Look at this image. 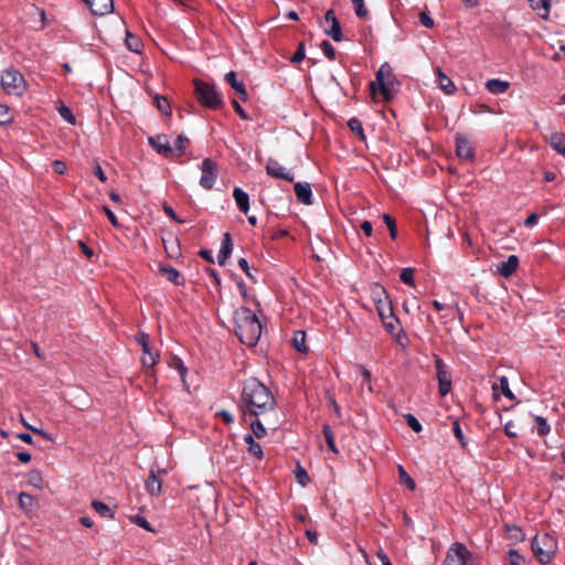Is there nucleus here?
Instances as JSON below:
<instances>
[{"mask_svg":"<svg viewBox=\"0 0 565 565\" xmlns=\"http://www.w3.org/2000/svg\"><path fill=\"white\" fill-rule=\"evenodd\" d=\"M92 507L99 515L110 519L114 518V511L107 504L100 501H93Z\"/></svg>","mask_w":565,"mask_h":565,"instance_id":"cd10ccee","label":"nucleus"},{"mask_svg":"<svg viewBox=\"0 0 565 565\" xmlns=\"http://www.w3.org/2000/svg\"><path fill=\"white\" fill-rule=\"evenodd\" d=\"M322 431H323V435H324V438H326L329 449L331 451H333L334 454H337L338 449L335 447L334 436H333V431H332L331 427L329 425H323Z\"/></svg>","mask_w":565,"mask_h":565,"instance_id":"2f4dec72","label":"nucleus"},{"mask_svg":"<svg viewBox=\"0 0 565 565\" xmlns=\"http://www.w3.org/2000/svg\"><path fill=\"white\" fill-rule=\"evenodd\" d=\"M233 196L235 199V202L238 206V209L243 212V213H247L248 210H249V196L248 194L243 191L241 188H235L233 190Z\"/></svg>","mask_w":565,"mask_h":565,"instance_id":"dca6fc26","label":"nucleus"},{"mask_svg":"<svg viewBox=\"0 0 565 565\" xmlns=\"http://www.w3.org/2000/svg\"><path fill=\"white\" fill-rule=\"evenodd\" d=\"M486 87L491 94L499 95L508 90L510 83L498 78H492L487 82Z\"/></svg>","mask_w":565,"mask_h":565,"instance_id":"a211bd4d","label":"nucleus"},{"mask_svg":"<svg viewBox=\"0 0 565 565\" xmlns=\"http://www.w3.org/2000/svg\"><path fill=\"white\" fill-rule=\"evenodd\" d=\"M28 482L34 488L42 489L43 488V478L39 471H31L28 476Z\"/></svg>","mask_w":565,"mask_h":565,"instance_id":"e433bc0d","label":"nucleus"},{"mask_svg":"<svg viewBox=\"0 0 565 565\" xmlns=\"http://www.w3.org/2000/svg\"><path fill=\"white\" fill-rule=\"evenodd\" d=\"M446 565H459V543L456 542L451 545L447 556Z\"/></svg>","mask_w":565,"mask_h":565,"instance_id":"bb28decb","label":"nucleus"},{"mask_svg":"<svg viewBox=\"0 0 565 565\" xmlns=\"http://www.w3.org/2000/svg\"><path fill=\"white\" fill-rule=\"evenodd\" d=\"M497 387H499V388L501 390L502 394H503L505 397H508V398H510V399H513V398H514V395H513L512 391H511V390H510V387H509V381H508V379H507L505 376H501V377L499 379V385H497V384H494V385H493V388H494V390H495Z\"/></svg>","mask_w":565,"mask_h":565,"instance_id":"473e14b6","label":"nucleus"},{"mask_svg":"<svg viewBox=\"0 0 565 565\" xmlns=\"http://www.w3.org/2000/svg\"><path fill=\"white\" fill-rule=\"evenodd\" d=\"M404 418L407 423V425L416 433L422 431L423 427L420 423L417 420V418L413 414H406L404 415Z\"/></svg>","mask_w":565,"mask_h":565,"instance_id":"79ce46f5","label":"nucleus"},{"mask_svg":"<svg viewBox=\"0 0 565 565\" xmlns=\"http://www.w3.org/2000/svg\"><path fill=\"white\" fill-rule=\"evenodd\" d=\"M57 111L60 114V116L68 124H75V117L73 115V111L72 109L64 105V104H61L58 107H57Z\"/></svg>","mask_w":565,"mask_h":565,"instance_id":"72a5a7b5","label":"nucleus"},{"mask_svg":"<svg viewBox=\"0 0 565 565\" xmlns=\"http://www.w3.org/2000/svg\"><path fill=\"white\" fill-rule=\"evenodd\" d=\"M136 341L141 345L142 351H147L149 343V335L146 332L139 331L136 335Z\"/></svg>","mask_w":565,"mask_h":565,"instance_id":"49530a36","label":"nucleus"},{"mask_svg":"<svg viewBox=\"0 0 565 565\" xmlns=\"http://www.w3.org/2000/svg\"><path fill=\"white\" fill-rule=\"evenodd\" d=\"M238 266L249 278H253V276L249 271L248 262L245 258L238 259Z\"/></svg>","mask_w":565,"mask_h":565,"instance_id":"052dcab7","label":"nucleus"},{"mask_svg":"<svg viewBox=\"0 0 565 565\" xmlns=\"http://www.w3.org/2000/svg\"><path fill=\"white\" fill-rule=\"evenodd\" d=\"M436 376L438 380L439 394L446 396L451 388V376L443 360L438 356L435 358Z\"/></svg>","mask_w":565,"mask_h":565,"instance_id":"0eeeda50","label":"nucleus"},{"mask_svg":"<svg viewBox=\"0 0 565 565\" xmlns=\"http://www.w3.org/2000/svg\"><path fill=\"white\" fill-rule=\"evenodd\" d=\"M320 49L322 50V52L324 53V55L330 60V61H334L335 60V55H337V52H335V49L333 47V45L327 41V40H323L320 44Z\"/></svg>","mask_w":565,"mask_h":565,"instance_id":"c9c22d12","label":"nucleus"},{"mask_svg":"<svg viewBox=\"0 0 565 565\" xmlns=\"http://www.w3.org/2000/svg\"><path fill=\"white\" fill-rule=\"evenodd\" d=\"M509 556H510V565H521L522 557L515 550H511L509 552Z\"/></svg>","mask_w":565,"mask_h":565,"instance_id":"5fc2aeb1","label":"nucleus"},{"mask_svg":"<svg viewBox=\"0 0 565 565\" xmlns=\"http://www.w3.org/2000/svg\"><path fill=\"white\" fill-rule=\"evenodd\" d=\"M519 266V258L515 255H510L505 260L497 265L498 273L504 277H510Z\"/></svg>","mask_w":565,"mask_h":565,"instance_id":"f8f14e48","label":"nucleus"},{"mask_svg":"<svg viewBox=\"0 0 565 565\" xmlns=\"http://www.w3.org/2000/svg\"><path fill=\"white\" fill-rule=\"evenodd\" d=\"M295 194L299 202L310 205L312 203V191L309 183L297 182L295 183Z\"/></svg>","mask_w":565,"mask_h":565,"instance_id":"ddd939ff","label":"nucleus"},{"mask_svg":"<svg viewBox=\"0 0 565 565\" xmlns=\"http://www.w3.org/2000/svg\"><path fill=\"white\" fill-rule=\"evenodd\" d=\"M529 1L531 3V7L534 10H536V11L543 10L544 11L542 17H546L548 14L551 0H529Z\"/></svg>","mask_w":565,"mask_h":565,"instance_id":"f704fd0d","label":"nucleus"},{"mask_svg":"<svg viewBox=\"0 0 565 565\" xmlns=\"http://www.w3.org/2000/svg\"><path fill=\"white\" fill-rule=\"evenodd\" d=\"M535 422L537 424V434L540 436H546L551 430L550 425L547 424L546 419L543 418L542 416H536Z\"/></svg>","mask_w":565,"mask_h":565,"instance_id":"58836bf2","label":"nucleus"},{"mask_svg":"<svg viewBox=\"0 0 565 565\" xmlns=\"http://www.w3.org/2000/svg\"><path fill=\"white\" fill-rule=\"evenodd\" d=\"M562 53H565V44H562V45L559 46V51H558V52H556V53L552 56V60H553V61H555V62L562 61V60H563Z\"/></svg>","mask_w":565,"mask_h":565,"instance_id":"774afa93","label":"nucleus"},{"mask_svg":"<svg viewBox=\"0 0 565 565\" xmlns=\"http://www.w3.org/2000/svg\"><path fill=\"white\" fill-rule=\"evenodd\" d=\"M160 273L163 274L167 277V279L173 282L174 285L182 284L181 274L174 267L160 266Z\"/></svg>","mask_w":565,"mask_h":565,"instance_id":"412c9836","label":"nucleus"},{"mask_svg":"<svg viewBox=\"0 0 565 565\" xmlns=\"http://www.w3.org/2000/svg\"><path fill=\"white\" fill-rule=\"evenodd\" d=\"M361 230L366 236H371L373 231L372 223L369 221H363L361 224Z\"/></svg>","mask_w":565,"mask_h":565,"instance_id":"e2e57ef3","label":"nucleus"},{"mask_svg":"<svg viewBox=\"0 0 565 565\" xmlns=\"http://www.w3.org/2000/svg\"><path fill=\"white\" fill-rule=\"evenodd\" d=\"M159 352L152 350L149 345L147 351H142L141 363L147 370H151L159 361Z\"/></svg>","mask_w":565,"mask_h":565,"instance_id":"f3484780","label":"nucleus"},{"mask_svg":"<svg viewBox=\"0 0 565 565\" xmlns=\"http://www.w3.org/2000/svg\"><path fill=\"white\" fill-rule=\"evenodd\" d=\"M94 173L95 175L102 181V182H106L107 181V177L105 174V172L103 171L100 164L98 163V161H94Z\"/></svg>","mask_w":565,"mask_h":565,"instance_id":"8fccbe9b","label":"nucleus"},{"mask_svg":"<svg viewBox=\"0 0 565 565\" xmlns=\"http://www.w3.org/2000/svg\"><path fill=\"white\" fill-rule=\"evenodd\" d=\"M163 211H164V213H166L170 218H172L173 221L179 222V223H182V222H183L182 220H180V218L177 216V214L174 213V211H173V209H172L171 206H169V205H167V204H166V205L163 206Z\"/></svg>","mask_w":565,"mask_h":565,"instance_id":"bf43d9fd","label":"nucleus"},{"mask_svg":"<svg viewBox=\"0 0 565 565\" xmlns=\"http://www.w3.org/2000/svg\"><path fill=\"white\" fill-rule=\"evenodd\" d=\"M125 43L128 50L135 53H139L142 46L140 40L130 32H127L126 34Z\"/></svg>","mask_w":565,"mask_h":565,"instance_id":"a878e982","label":"nucleus"},{"mask_svg":"<svg viewBox=\"0 0 565 565\" xmlns=\"http://www.w3.org/2000/svg\"><path fill=\"white\" fill-rule=\"evenodd\" d=\"M12 115L10 108L6 105L0 104V125L10 122Z\"/></svg>","mask_w":565,"mask_h":565,"instance_id":"c03bdc74","label":"nucleus"},{"mask_svg":"<svg viewBox=\"0 0 565 565\" xmlns=\"http://www.w3.org/2000/svg\"><path fill=\"white\" fill-rule=\"evenodd\" d=\"M266 172L268 175L276 178V179H282L289 182L294 181V175L289 171H286V169L278 163V161L274 159H269L266 164Z\"/></svg>","mask_w":565,"mask_h":565,"instance_id":"9b49d317","label":"nucleus"},{"mask_svg":"<svg viewBox=\"0 0 565 565\" xmlns=\"http://www.w3.org/2000/svg\"><path fill=\"white\" fill-rule=\"evenodd\" d=\"M305 56H306L305 55V43L300 42L299 45H298L297 51L290 57V62L294 63V64L300 63V62L303 61Z\"/></svg>","mask_w":565,"mask_h":565,"instance_id":"37998d69","label":"nucleus"},{"mask_svg":"<svg viewBox=\"0 0 565 565\" xmlns=\"http://www.w3.org/2000/svg\"><path fill=\"white\" fill-rule=\"evenodd\" d=\"M399 483L405 484L411 491H414L416 488L415 481L411 478V476L406 472L402 465L397 466Z\"/></svg>","mask_w":565,"mask_h":565,"instance_id":"393cba45","label":"nucleus"},{"mask_svg":"<svg viewBox=\"0 0 565 565\" xmlns=\"http://www.w3.org/2000/svg\"><path fill=\"white\" fill-rule=\"evenodd\" d=\"M135 522H136V524H137V525H139L140 527H142V529H145V530H147V531H150V532L152 531V527H151L150 523H149L145 518H142V516H137V518L135 519Z\"/></svg>","mask_w":565,"mask_h":565,"instance_id":"4d7b16f0","label":"nucleus"},{"mask_svg":"<svg viewBox=\"0 0 565 565\" xmlns=\"http://www.w3.org/2000/svg\"><path fill=\"white\" fill-rule=\"evenodd\" d=\"M383 68H384V66H382L376 73V83L379 84L381 94L384 96V98L390 99L392 97V93L388 87V84L384 79Z\"/></svg>","mask_w":565,"mask_h":565,"instance_id":"4be33fe9","label":"nucleus"},{"mask_svg":"<svg viewBox=\"0 0 565 565\" xmlns=\"http://www.w3.org/2000/svg\"><path fill=\"white\" fill-rule=\"evenodd\" d=\"M103 211L105 212V214L107 215L109 222L115 226L117 227L119 225L118 223V220L116 217V215L114 214V212L108 207V206H103Z\"/></svg>","mask_w":565,"mask_h":565,"instance_id":"864d4df0","label":"nucleus"},{"mask_svg":"<svg viewBox=\"0 0 565 565\" xmlns=\"http://www.w3.org/2000/svg\"><path fill=\"white\" fill-rule=\"evenodd\" d=\"M250 429L252 434L258 439L264 438L267 434L264 423L258 418L250 423Z\"/></svg>","mask_w":565,"mask_h":565,"instance_id":"c756f323","label":"nucleus"},{"mask_svg":"<svg viewBox=\"0 0 565 565\" xmlns=\"http://www.w3.org/2000/svg\"><path fill=\"white\" fill-rule=\"evenodd\" d=\"M216 416H218L225 424L234 423V417L228 411L222 409L216 413Z\"/></svg>","mask_w":565,"mask_h":565,"instance_id":"09e8293b","label":"nucleus"},{"mask_svg":"<svg viewBox=\"0 0 565 565\" xmlns=\"http://www.w3.org/2000/svg\"><path fill=\"white\" fill-rule=\"evenodd\" d=\"M536 559L542 565L550 564L557 552V540L548 533L536 534L531 543Z\"/></svg>","mask_w":565,"mask_h":565,"instance_id":"7ed1b4c3","label":"nucleus"},{"mask_svg":"<svg viewBox=\"0 0 565 565\" xmlns=\"http://www.w3.org/2000/svg\"><path fill=\"white\" fill-rule=\"evenodd\" d=\"M437 73H438V84H439L440 88L446 94H454L457 90V87L454 84V82L446 74H444L440 71V68H437Z\"/></svg>","mask_w":565,"mask_h":565,"instance_id":"aec40b11","label":"nucleus"},{"mask_svg":"<svg viewBox=\"0 0 565 565\" xmlns=\"http://www.w3.org/2000/svg\"><path fill=\"white\" fill-rule=\"evenodd\" d=\"M154 105L158 108V110L163 115H170L171 114V106L169 100L160 95H157L154 97Z\"/></svg>","mask_w":565,"mask_h":565,"instance_id":"c85d7f7f","label":"nucleus"},{"mask_svg":"<svg viewBox=\"0 0 565 565\" xmlns=\"http://www.w3.org/2000/svg\"><path fill=\"white\" fill-rule=\"evenodd\" d=\"M242 401L248 414L256 417L274 411L276 404L269 388L255 377H250L244 382Z\"/></svg>","mask_w":565,"mask_h":565,"instance_id":"f257e3e1","label":"nucleus"},{"mask_svg":"<svg viewBox=\"0 0 565 565\" xmlns=\"http://www.w3.org/2000/svg\"><path fill=\"white\" fill-rule=\"evenodd\" d=\"M324 21L330 23V28H324V33L333 41L340 42L342 40V30L333 10L330 9L326 12Z\"/></svg>","mask_w":565,"mask_h":565,"instance_id":"1a4fd4ad","label":"nucleus"},{"mask_svg":"<svg viewBox=\"0 0 565 565\" xmlns=\"http://www.w3.org/2000/svg\"><path fill=\"white\" fill-rule=\"evenodd\" d=\"M419 21L426 28H431L434 25V20L426 12L419 13Z\"/></svg>","mask_w":565,"mask_h":565,"instance_id":"3c124183","label":"nucleus"},{"mask_svg":"<svg viewBox=\"0 0 565 565\" xmlns=\"http://www.w3.org/2000/svg\"><path fill=\"white\" fill-rule=\"evenodd\" d=\"M383 221L390 231V236L392 237V239H395L397 237V228H396L395 220L388 214H383Z\"/></svg>","mask_w":565,"mask_h":565,"instance_id":"4c0bfd02","label":"nucleus"},{"mask_svg":"<svg viewBox=\"0 0 565 565\" xmlns=\"http://www.w3.org/2000/svg\"><path fill=\"white\" fill-rule=\"evenodd\" d=\"M350 130L361 140L365 141L364 129L361 120L358 118H351L348 122Z\"/></svg>","mask_w":565,"mask_h":565,"instance_id":"b1692460","label":"nucleus"},{"mask_svg":"<svg viewBox=\"0 0 565 565\" xmlns=\"http://www.w3.org/2000/svg\"><path fill=\"white\" fill-rule=\"evenodd\" d=\"M78 245H79L82 252L86 255L87 258H90L94 255L93 249L89 248L84 242L79 241Z\"/></svg>","mask_w":565,"mask_h":565,"instance_id":"69168bd1","label":"nucleus"},{"mask_svg":"<svg viewBox=\"0 0 565 565\" xmlns=\"http://www.w3.org/2000/svg\"><path fill=\"white\" fill-rule=\"evenodd\" d=\"M199 255L205 259L207 263H211L213 264L214 263V258H213V255H212V252L209 250V249H201L199 252Z\"/></svg>","mask_w":565,"mask_h":565,"instance_id":"680f3d73","label":"nucleus"},{"mask_svg":"<svg viewBox=\"0 0 565 565\" xmlns=\"http://www.w3.org/2000/svg\"><path fill=\"white\" fill-rule=\"evenodd\" d=\"M235 332L242 343L256 345L262 334V323L257 316L246 307H241L234 312Z\"/></svg>","mask_w":565,"mask_h":565,"instance_id":"f03ea898","label":"nucleus"},{"mask_svg":"<svg viewBox=\"0 0 565 565\" xmlns=\"http://www.w3.org/2000/svg\"><path fill=\"white\" fill-rule=\"evenodd\" d=\"M53 170L58 174H64L66 172V164L62 160H55L52 163Z\"/></svg>","mask_w":565,"mask_h":565,"instance_id":"603ef678","label":"nucleus"},{"mask_svg":"<svg viewBox=\"0 0 565 565\" xmlns=\"http://www.w3.org/2000/svg\"><path fill=\"white\" fill-rule=\"evenodd\" d=\"M1 87L8 95L20 97L26 90V83L18 70L8 68L2 72Z\"/></svg>","mask_w":565,"mask_h":565,"instance_id":"20e7f679","label":"nucleus"},{"mask_svg":"<svg viewBox=\"0 0 565 565\" xmlns=\"http://www.w3.org/2000/svg\"><path fill=\"white\" fill-rule=\"evenodd\" d=\"M539 216L535 213L530 214L526 220L524 221V225L526 227H533L537 224Z\"/></svg>","mask_w":565,"mask_h":565,"instance_id":"13d9d810","label":"nucleus"},{"mask_svg":"<svg viewBox=\"0 0 565 565\" xmlns=\"http://www.w3.org/2000/svg\"><path fill=\"white\" fill-rule=\"evenodd\" d=\"M247 449L249 454L254 455L258 459H262L264 456L260 445L256 441L252 444Z\"/></svg>","mask_w":565,"mask_h":565,"instance_id":"de8ad7c7","label":"nucleus"},{"mask_svg":"<svg viewBox=\"0 0 565 565\" xmlns=\"http://www.w3.org/2000/svg\"><path fill=\"white\" fill-rule=\"evenodd\" d=\"M232 250H233V242H232L231 235H230V233H225L223 241H222L221 249L217 255V262L221 266L225 265L226 259L232 254Z\"/></svg>","mask_w":565,"mask_h":565,"instance_id":"2eb2a0df","label":"nucleus"},{"mask_svg":"<svg viewBox=\"0 0 565 565\" xmlns=\"http://www.w3.org/2000/svg\"><path fill=\"white\" fill-rule=\"evenodd\" d=\"M153 150L164 158L175 159L185 153V143H150Z\"/></svg>","mask_w":565,"mask_h":565,"instance_id":"6e6552de","label":"nucleus"},{"mask_svg":"<svg viewBox=\"0 0 565 565\" xmlns=\"http://www.w3.org/2000/svg\"><path fill=\"white\" fill-rule=\"evenodd\" d=\"M202 175L200 178V185L205 190H211L217 178V166L210 158H205L201 164Z\"/></svg>","mask_w":565,"mask_h":565,"instance_id":"423d86ee","label":"nucleus"},{"mask_svg":"<svg viewBox=\"0 0 565 565\" xmlns=\"http://www.w3.org/2000/svg\"><path fill=\"white\" fill-rule=\"evenodd\" d=\"M361 374L363 376V384H366L369 390L371 391V373L369 370H366L364 366L360 365Z\"/></svg>","mask_w":565,"mask_h":565,"instance_id":"6e6d98bb","label":"nucleus"},{"mask_svg":"<svg viewBox=\"0 0 565 565\" xmlns=\"http://www.w3.org/2000/svg\"><path fill=\"white\" fill-rule=\"evenodd\" d=\"M194 86L196 98L203 106L215 109L222 105V96L216 92L213 84L195 79Z\"/></svg>","mask_w":565,"mask_h":565,"instance_id":"39448f33","label":"nucleus"},{"mask_svg":"<svg viewBox=\"0 0 565 565\" xmlns=\"http://www.w3.org/2000/svg\"><path fill=\"white\" fill-rule=\"evenodd\" d=\"M295 473H296V479H297V481H298L301 486H306V484H307V482L309 481V476H308V473H307L306 469H305V468H302V467H300V466H298V467H297V469H296V471H295Z\"/></svg>","mask_w":565,"mask_h":565,"instance_id":"a18cd8bd","label":"nucleus"},{"mask_svg":"<svg viewBox=\"0 0 565 565\" xmlns=\"http://www.w3.org/2000/svg\"><path fill=\"white\" fill-rule=\"evenodd\" d=\"M225 81L239 95L242 100L247 99V92L243 82L237 79V75L234 71L226 73Z\"/></svg>","mask_w":565,"mask_h":565,"instance_id":"4468645a","label":"nucleus"},{"mask_svg":"<svg viewBox=\"0 0 565 565\" xmlns=\"http://www.w3.org/2000/svg\"><path fill=\"white\" fill-rule=\"evenodd\" d=\"M292 344L297 351L306 353L308 350L306 347V332L301 330L295 331L292 337Z\"/></svg>","mask_w":565,"mask_h":565,"instance_id":"5701e85b","label":"nucleus"},{"mask_svg":"<svg viewBox=\"0 0 565 565\" xmlns=\"http://www.w3.org/2000/svg\"><path fill=\"white\" fill-rule=\"evenodd\" d=\"M162 482L151 470L146 481V489L151 495H159L161 492Z\"/></svg>","mask_w":565,"mask_h":565,"instance_id":"6ab92c4d","label":"nucleus"},{"mask_svg":"<svg viewBox=\"0 0 565 565\" xmlns=\"http://www.w3.org/2000/svg\"><path fill=\"white\" fill-rule=\"evenodd\" d=\"M17 458L23 462V463H26L31 460L32 456L30 452H25V451H21V452H18L17 454Z\"/></svg>","mask_w":565,"mask_h":565,"instance_id":"338daca9","label":"nucleus"},{"mask_svg":"<svg viewBox=\"0 0 565 565\" xmlns=\"http://www.w3.org/2000/svg\"><path fill=\"white\" fill-rule=\"evenodd\" d=\"M354 7L355 14L359 18H366L369 14L367 9L364 6V0H351Z\"/></svg>","mask_w":565,"mask_h":565,"instance_id":"ea45409f","label":"nucleus"},{"mask_svg":"<svg viewBox=\"0 0 565 565\" xmlns=\"http://www.w3.org/2000/svg\"><path fill=\"white\" fill-rule=\"evenodd\" d=\"M34 505V499L31 494L21 492L19 494V507L24 511H31Z\"/></svg>","mask_w":565,"mask_h":565,"instance_id":"7c9ffc66","label":"nucleus"},{"mask_svg":"<svg viewBox=\"0 0 565 565\" xmlns=\"http://www.w3.org/2000/svg\"><path fill=\"white\" fill-rule=\"evenodd\" d=\"M94 15H105L114 10V0H83Z\"/></svg>","mask_w":565,"mask_h":565,"instance_id":"9d476101","label":"nucleus"},{"mask_svg":"<svg viewBox=\"0 0 565 565\" xmlns=\"http://www.w3.org/2000/svg\"><path fill=\"white\" fill-rule=\"evenodd\" d=\"M399 278L404 284L414 286V269L409 267L402 269Z\"/></svg>","mask_w":565,"mask_h":565,"instance_id":"a19ab883","label":"nucleus"},{"mask_svg":"<svg viewBox=\"0 0 565 565\" xmlns=\"http://www.w3.org/2000/svg\"><path fill=\"white\" fill-rule=\"evenodd\" d=\"M376 556L381 561L382 565H393L392 562L390 561L388 556L382 550H380L376 553Z\"/></svg>","mask_w":565,"mask_h":565,"instance_id":"0e129e2a","label":"nucleus"}]
</instances>
